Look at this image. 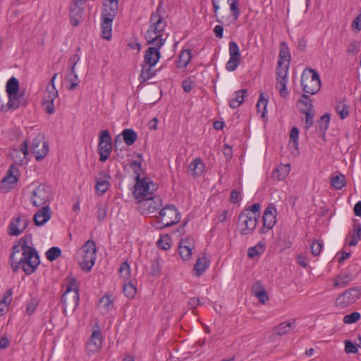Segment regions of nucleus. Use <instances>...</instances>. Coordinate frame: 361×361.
Listing matches in <instances>:
<instances>
[{
    "instance_id": "obj_45",
    "label": "nucleus",
    "mask_w": 361,
    "mask_h": 361,
    "mask_svg": "<svg viewBox=\"0 0 361 361\" xmlns=\"http://www.w3.org/2000/svg\"><path fill=\"white\" fill-rule=\"evenodd\" d=\"M109 183L108 180H99L97 181L95 190L99 195H104L109 188Z\"/></svg>"
},
{
    "instance_id": "obj_58",
    "label": "nucleus",
    "mask_w": 361,
    "mask_h": 361,
    "mask_svg": "<svg viewBox=\"0 0 361 361\" xmlns=\"http://www.w3.org/2000/svg\"><path fill=\"white\" fill-rule=\"evenodd\" d=\"M305 114V128L308 130L314 123V114L312 111H301Z\"/></svg>"
},
{
    "instance_id": "obj_35",
    "label": "nucleus",
    "mask_w": 361,
    "mask_h": 361,
    "mask_svg": "<svg viewBox=\"0 0 361 361\" xmlns=\"http://www.w3.org/2000/svg\"><path fill=\"white\" fill-rule=\"evenodd\" d=\"M66 80L70 82V85L67 87L68 90H73L78 87L79 79L78 75L75 72V70H69L66 75Z\"/></svg>"
},
{
    "instance_id": "obj_6",
    "label": "nucleus",
    "mask_w": 361,
    "mask_h": 361,
    "mask_svg": "<svg viewBox=\"0 0 361 361\" xmlns=\"http://www.w3.org/2000/svg\"><path fill=\"white\" fill-rule=\"evenodd\" d=\"M51 199V188L46 184H39L30 193V200L35 207L49 205Z\"/></svg>"
},
{
    "instance_id": "obj_51",
    "label": "nucleus",
    "mask_w": 361,
    "mask_h": 361,
    "mask_svg": "<svg viewBox=\"0 0 361 361\" xmlns=\"http://www.w3.org/2000/svg\"><path fill=\"white\" fill-rule=\"evenodd\" d=\"M260 204L257 202L253 204L251 207L245 209L243 212H247L249 213V215L252 216H255L257 219H259L260 216Z\"/></svg>"
},
{
    "instance_id": "obj_53",
    "label": "nucleus",
    "mask_w": 361,
    "mask_h": 361,
    "mask_svg": "<svg viewBox=\"0 0 361 361\" xmlns=\"http://www.w3.org/2000/svg\"><path fill=\"white\" fill-rule=\"evenodd\" d=\"M336 111L341 119L345 118L348 114V107L343 102H339L336 106Z\"/></svg>"
},
{
    "instance_id": "obj_42",
    "label": "nucleus",
    "mask_w": 361,
    "mask_h": 361,
    "mask_svg": "<svg viewBox=\"0 0 361 361\" xmlns=\"http://www.w3.org/2000/svg\"><path fill=\"white\" fill-rule=\"evenodd\" d=\"M11 295H4L0 300V317L6 314L8 311V306L11 302Z\"/></svg>"
},
{
    "instance_id": "obj_15",
    "label": "nucleus",
    "mask_w": 361,
    "mask_h": 361,
    "mask_svg": "<svg viewBox=\"0 0 361 361\" xmlns=\"http://www.w3.org/2000/svg\"><path fill=\"white\" fill-rule=\"evenodd\" d=\"M230 59L226 64V68L228 71H235L239 66L241 56L238 44L234 41L229 42Z\"/></svg>"
},
{
    "instance_id": "obj_41",
    "label": "nucleus",
    "mask_w": 361,
    "mask_h": 361,
    "mask_svg": "<svg viewBox=\"0 0 361 361\" xmlns=\"http://www.w3.org/2000/svg\"><path fill=\"white\" fill-rule=\"evenodd\" d=\"M268 104V100L263 97V93H260V98L258 100L256 108L257 112L262 113L261 116L262 118H264L266 113H267V106Z\"/></svg>"
},
{
    "instance_id": "obj_61",
    "label": "nucleus",
    "mask_w": 361,
    "mask_h": 361,
    "mask_svg": "<svg viewBox=\"0 0 361 361\" xmlns=\"http://www.w3.org/2000/svg\"><path fill=\"white\" fill-rule=\"evenodd\" d=\"M298 102L305 106V109H302V111H312L313 105L311 103V100L309 96L303 94Z\"/></svg>"
},
{
    "instance_id": "obj_43",
    "label": "nucleus",
    "mask_w": 361,
    "mask_h": 361,
    "mask_svg": "<svg viewBox=\"0 0 361 361\" xmlns=\"http://www.w3.org/2000/svg\"><path fill=\"white\" fill-rule=\"evenodd\" d=\"M329 121L330 115L328 113H325L323 116H322L318 121L319 130L324 134L326 133V130L329 128Z\"/></svg>"
},
{
    "instance_id": "obj_12",
    "label": "nucleus",
    "mask_w": 361,
    "mask_h": 361,
    "mask_svg": "<svg viewBox=\"0 0 361 361\" xmlns=\"http://www.w3.org/2000/svg\"><path fill=\"white\" fill-rule=\"evenodd\" d=\"M31 149L37 161L42 160L49 152V145L44 141V136L38 133L32 139Z\"/></svg>"
},
{
    "instance_id": "obj_22",
    "label": "nucleus",
    "mask_w": 361,
    "mask_h": 361,
    "mask_svg": "<svg viewBox=\"0 0 361 361\" xmlns=\"http://www.w3.org/2000/svg\"><path fill=\"white\" fill-rule=\"evenodd\" d=\"M295 319H293V322H282L279 324L276 327L273 329L272 333L275 335L283 336L289 334L290 331L295 327Z\"/></svg>"
},
{
    "instance_id": "obj_31",
    "label": "nucleus",
    "mask_w": 361,
    "mask_h": 361,
    "mask_svg": "<svg viewBox=\"0 0 361 361\" xmlns=\"http://www.w3.org/2000/svg\"><path fill=\"white\" fill-rule=\"evenodd\" d=\"M209 262L207 261L205 257L198 258L193 268L196 276H199L202 275L209 267Z\"/></svg>"
},
{
    "instance_id": "obj_8",
    "label": "nucleus",
    "mask_w": 361,
    "mask_h": 361,
    "mask_svg": "<svg viewBox=\"0 0 361 361\" xmlns=\"http://www.w3.org/2000/svg\"><path fill=\"white\" fill-rule=\"evenodd\" d=\"M112 150V139L107 130H102L99 135L98 152L99 161L105 162L110 157Z\"/></svg>"
},
{
    "instance_id": "obj_50",
    "label": "nucleus",
    "mask_w": 361,
    "mask_h": 361,
    "mask_svg": "<svg viewBox=\"0 0 361 361\" xmlns=\"http://www.w3.org/2000/svg\"><path fill=\"white\" fill-rule=\"evenodd\" d=\"M39 302V299L38 297H32L27 303L26 313L29 315L32 314L35 311V309L37 307Z\"/></svg>"
},
{
    "instance_id": "obj_29",
    "label": "nucleus",
    "mask_w": 361,
    "mask_h": 361,
    "mask_svg": "<svg viewBox=\"0 0 361 361\" xmlns=\"http://www.w3.org/2000/svg\"><path fill=\"white\" fill-rule=\"evenodd\" d=\"M290 54L287 44L285 42H281L278 62H281L283 64H286V63L290 64Z\"/></svg>"
},
{
    "instance_id": "obj_5",
    "label": "nucleus",
    "mask_w": 361,
    "mask_h": 361,
    "mask_svg": "<svg viewBox=\"0 0 361 361\" xmlns=\"http://www.w3.org/2000/svg\"><path fill=\"white\" fill-rule=\"evenodd\" d=\"M301 86L305 93L316 94L321 87L319 74L312 68L305 69L301 75Z\"/></svg>"
},
{
    "instance_id": "obj_30",
    "label": "nucleus",
    "mask_w": 361,
    "mask_h": 361,
    "mask_svg": "<svg viewBox=\"0 0 361 361\" xmlns=\"http://www.w3.org/2000/svg\"><path fill=\"white\" fill-rule=\"evenodd\" d=\"M63 286H66V290L63 293H69L71 292L78 293L80 290L79 283L76 279L72 277H68L66 279Z\"/></svg>"
},
{
    "instance_id": "obj_2",
    "label": "nucleus",
    "mask_w": 361,
    "mask_h": 361,
    "mask_svg": "<svg viewBox=\"0 0 361 361\" xmlns=\"http://www.w3.org/2000/svg\"><path fill=\"white\" fill-rule=\"evenodd\" d=\"M32 245V235L29 234L24 235L12 247L9 261L14 272L22 269L27 275H30L37 269L40 259Z\"/></svg>"
},
{
    "instance_id": "obj_25",
    "label": "nucleus",
    "mask_w": 361,
    "mask_h": 361,
    "mask_svg": "<svg viewBox=\"0 0 361 361\" xmlns=\"http://www.w3.org/2000/svg\"><path fill=\"white\" fill-rule=\"evenodd\" d=\"M204 166L200 158L195 159L189 165L188 170L193 176H200L204 171Z\"/></svg>"
},
{
    "instance_id": "obj_16",
    "label": "nucleus",
    "mask_w": 361,
    "mask_h": 361,
    "mask_svg": "<svg viewBox=\"0 0 361 361\" xmlns=\"http://www.w3.org/2000/svg\"><path fill=\"white\" fill-rule=\"evenodd\" d=\"M18 169L13 164L11 165L6 176L0 182V188L4 192L13 189L18 180Z\"/></svg>"
},
{
    "instance_id": "obj_11",
    "label": "nucleus",
    "mask_w": 361,
    "mask_h": 361,
    "mask_svg": "<svg viewBox=\"0 0 361 361\" xmlns=\"http://www.w3.org/2000/svg\"><path fill=\"white\" fill-rule=\"evenodd\" d=\"M93 328L94 330L86 343V351L89 355L99 352L102 348L103 342L99 325L95 324Z\"/></svg>"
},
{
    "instance_id": "obj_24",
    "label": "nucleus",
    "mask_w": 361,
    "mask_h": 361,
    "mask_svg": "<svg viewBox=\"0 0 361 361\" xmlns=\"http://www.w3.org/2000/svg\"><path fill=\"white\" fill-rule=\"evenodd\" d=\"M102 37L107 40L111 38L113 20L101 18Z\"/></svg>"
},
{
    "instance_id": "obj_27",
    "label": "nucleus",
    "mask_w": 361,
    "mask_h": 361,
    "mask_svg": "<svg viewBox=\"0 0 361 361\" xmlns=\"http://www.w3.org/2000/svg\"><path fill=\"white\" fill-rule=\"evenodd\" d=\"M192 59V54L190 49H185L181 51L180 54L178 56V60L177 62V67L178 68H185L188 63H190Z\"/></svg>"
},
{
    "instance_id": "obj_7",
    "label": "nucleus",
    "mask_w": 361,
    "mask_h": 361,
    "mask_svg": "<svg viewBox=\"0 0 361 361\" xmlns=\"http://www.w3.org/2000/svg\"><path fill=\"white\" fill-rule=\"evenodd\" d=\"M156 190V185L149 178L141 179L139 176H136L133 195L138 201L152 196Z\"/></svg>"
},
{
    "instance_id": "obj_23",
    "label": "nucleus",
    "mask_w": 361,
    "mask_h": 361,
    "mask_svg": "<svg viewBox=\"0 0 361 361\" xmlns=\"http://www.w3.org/2000/svg\"><path fill=\"white\" fill-rule=\"evenodd\" d=\"M247 90L246 89H241L235 92V97L229 99V106L232 109L238 108L243 102L244 97L246 95Z\"/></svg>"
},
{
    "instance_id": "obj_64",
    "label": "nucleus",
    "mask_w": 361,
    "mask_h": 361,
    "mask_svg": "<svg viewBox=\"0 0 361 361\" xmlns=\"http://www.w3.org/2000/svg\"><path fill=\"white\" fill-rule=\"evenodd\" d=\"M180 246H185L186 248H190V250H192L195 247V240L192 238H186L185 239H182L180 242Z\"/></svg>"
},
{
    "instance_id": "obj_36",
    "label": "nucleus",
    "mask_w": 361,
    "mask_h": 361,
    "mask_svg": "<svg viewBox=\"0 0 361 361\" xmlns=\"http://www.w3.org/2000/svg\"><path fill=\"white\" fill-rule=\"evenodd\" d=\"M230 6V11L232 16V21L235 22L240 16L239 1L238 0H228Z\"/></svg>"
},
{
    "instance_id": "obj_26",
    "label": "nucleus",
    "mask_w": 361,
    "mask_h": 361,
    "mask_svg": "<svg viewBox=\"0 0 361 361\" xmlns=\"http://www.w3.org/2000/svg\"><path fill=\"white\" fill-rule=\"evenodd\" d=\"M8 98L7 111L10 109L16 110L25 103L23 96L21 94L17 93L16 94L8 97Z\"/></svg>"
},
{
    "instance_id": "obj_56",
    "label": "nucleus",
    "mask_w": 361,
    "mask_h": 361,
    "mask_svg": "<svg viewBox=\"0 0 361 361\" xmlns=\"http://www.w3.org/2000/svg\"><path fill=\"white\" fill-rule=\"evenodd\" d=\"M323 243L319 240H314L311 244V252L314 256L320 255L322 249Z\"/></svg>"
},
{
    "instance_id": "obj_1",
    "label": "nucleus",
    "mask_w": 361,
    "mask_h": 361,
    "mask_svg": "<svg viewBox=\"0 0 361 361\" xmlns=\"http://www.w3.org/2000/svg\"><path fill=\"white\" fill-rule=\"evenodd\" d=\"M159 6L156 12L151 15L149 20V27L145 33V39L149 44L152 47H149L144 55L142 63L150 66H154L160 59L159 49L165 44L167 35L164 34L166 27V22L160 13Z\"/></svg>"
},
{
    "instance_id": "obj_19",
    "label": "nucleus",
    "mask_w": 361,
    "mask_h": 361,
    "mask_svg": "<svg viewBox=\"0 0 361 361\" xmlns=\"http://www.w3.org/2000/svg\"><path fill=\"white\" fill-rule=\"evenodd\" d=\"M290 170V164L280 165L271 173V178L277 181L283 180L289 174Z\"/></svg>"
},
{
    "instance_id": "obj_17",
    "label": "nucleus",
    "mask_w": 361,
    "mask_h": 361,
    "mask_svg": "<svg viewBox=\"0 0 361 361\" xmlns=\"http://www.w3.org/2000/svg\"><path fill=\"white\" fill-rule=\"evenodd\" d=\"M118 10V0H106L103 4L101 18L113 20Z\"/></svg>"
},
{
    "instance_id": "obj_32",
    "label": "nucleus",
    "mask_w": 361,
    "mask_h": 361,
    "mask_svg": "<svg viewBox=\"0 0 361 361\" xmlns=\"http://www.w3.org/2000/svg\"><path fill=\"white\" fill-rule=\"evenodd\" d=\"M122 135L125 143L128 146L134 144L137 138V133L131 128L124 129L122 132Z\"/></svg>"
},
{
    "instance_id": "obj_28",
    "label": "nucleus",
    "mask_w": 361,
    "mask_h": 361,
    "mask_svg": "<svg viewBox=\"0 0 361 361\" xmlns=\"http://www.w3.org/2000/svg\"><path fill=\"white\" fill-rule=\"evenodd\" d=\"M6 91L8 97H11V95H14L18 93L19 82L17 78L12 77L7 81L6 85Z\"/></svg>"
},
{
    "instance_id": "obj_57",
    "label": "nucleus",
    "mask_w": 361,
    "mask_h": 361,
    "mask_svg": "<svg viewBox=\"0 0 361 361\" xmlns=\"http://www.w3.org/2000/svg\"><path fill=\"white\" fill-rule=\"evenodd\" d=\"M97 219L99 221H101L106 218L108 208L106 204L99 203L97 204Z\"/></svg>"
},
{
    "instance_id": "obj_55",
    "label": "nucleus",
    "mask_w": 361,
    "mask_h": 361,
    "mask_svg": "<svg viewBox=\"0 0 361 361\" xmlns=\"http://www.w3.org/2000/svg\"><path fill=\"white\" fill-rule=\"evenodd\" d=\"M46 92L47 94L44 97L45 101L54 102V99L58 97V90H56L55 85L47 87Z\"/></svg>"
},
{
    "instance_id": "obj_21",
    "label": "nucleus",
    "mask_w": 361,
    "mask_h": 361,
    "mask_svg": "<svg viewBox=\"0 0 361 361\" xmlns=\"http://www.w3.org/2000/svg\"><path fill=\"white\" fill-rule=\"evenodd\" d=\"M357 299H359V295H338L335 304L342 308L353 304Z\"/></svg>"
},
{
    "instance_id": "obj_48",
    "label": "nucleus",
    "mask_w": 361,
    "mask_h": 361,
    "mask_svg": "<svg viewBox=\"0 0 361 361\" xmlns=\"http://www.w3.org/2000/svg\"><path fill=\"white\" fill-rule=\"evenodd\" d=\"M288 79H277L276 88L279 90L281 97H286L288 94V90L286 87Z\"/></svg>"
},
{
    "instance_id": "obj_49",
    "label": "nucleus",
    "mask_w": 361,
    "mask_h": 361,
    "mask_svg": "<svg viewBox=\"0 0 361 361\" xmlns=\"http://www.w3.org/2000/svg\"><path fill=\"white\" fill-rule=\"evenodd\" d=\"M171 238L169 235L161 236L157 241L158 247L164 250H169L171 246Z\"/></svg>"
},
{
    "instance_id": "obj_9",
    "label": "nucleus",
    "mask_w": 361,
    "mask_h": 361,
    "mask_svg": "<svg viewBox=\"0 0 361 361\" xmlns=\"http://www.w3.org/2000/svg\"><path fill=\"white\" fill-rule=\"evenodd\" d=\"M258 219L249 215L248 212H240L238 218L239 233L242 235H251L254 232Z\"/></svg>"
},
{
    "instance_id": "obj_10",
    "label": "nucleus",
    "mask_w": 361,
    "mask_h": 361,
    "mask_svg": "<svg viewBox=\"0 0 361 361\" xmlns=\"http://www.w3.org/2000/svg\"><path fill=\"white\" fill-rule=\"evenodd\" d=\"M277 210L274 204H270L265 209L262 216L263 226L259 233L265 234L273 228L276 223Z\"/></svg>"
},
{
    "instance_id": "obj_37",
    "label": "nucleus",
    "mask_w": 361,
    "mask_h": 361,
    "mask_svg": "<svg viewBox=\"0 0 361 361\" xmlns=\"http://www.w3.org/2000/svg\"><path fill=\"white\" fill-rule=\"evenodd\" d=\"M354 233L350 236V240L348 243L350 246H355L358 240L361 239V225L360 224H354L353 226Z\"/></svg>"
},
{
    "instance_id": "obj_39",
    "label": "nucleus",
    "mask_w": 361,
    "mask_h": 361,
    "mask_svg": "<svg viewBox=\"0 0 361 361\" xmlns=\"http://www.w3.org/2000/svg\"><path fill=\"white\" fill-rule=\"evenodd\" d=\"M289 65L290 64H288V63L283 64L281 62H278L276 72L277 75V79H287Z\"/></svg>"
},
{
    "instance_id": "obj_3",
    "label": "nucleus",
    "mask_w": 361,
    "mask_h": 361,
    "mask_svg": "<svg viewBox=\"0 0 361 361\" xmlns=\"http://www.w3.org/2000/svg\"><path fill=\"white\" fill-rule=\"evenodd\" d=\"M96 245L92 240H88L77 252V260L82 270L90 271L96 259Z\"/></svg>"
},
{
    "instance_id": "obj_60",
    "label": "nucleus",
    "mask_w": 361,
    "mask_h": 361,
    "mask_svg": "<svg viewBox=\"0 0 361 361\" xmlns=\"http://www.w3.org/2000/svg\"><path fill=\"white\" fill-rule=\"evenodd\" d=\"M139 160H134L130 164V167L133 169V171L136 173V176L140 177V172L141 171V164H142V155L138 154Z\"/></svg>"
},
{
    "instance_id": "obj_14",
    "label": "nucleus",
    "mask_w": 361,
    "mask_h": 361,
    "mask_svg": "<svg viewBox=\"0 0 361 361\" xmlns=\"http://www.w3.org/2000/svg\"><path fill=\"white\" fill-rule=\"evenodd\" d=\"M28 223L29 220L26 216H14L8 226L7 233L11 236H18L25 231Z\"/></svg>"
},
{
    "instance_id": "obj_18",
    "label": "nucleus",
    "mask_w": 361,
    "mask_h": 361,
    "mask_svg": "<svg viewBox=\"0 0 361 361\" xmlns=\"http://www.w3.org/2000/svg\"><path fill=\"white\" fill-rule=\"evenodd\" d=\"M51 214L52 212L49 205L42 207L33 216L35 224L37 226H43L51 219Z\"/></svg>"
},
{
    "instance_id": "obj_47",
    "label": "nucleus",
    "mask_w": 361,
    "mask_h": 361,
    "mask_svg": "<svg viewBox=\"0 0 361 361\" xmlns=\"http://www.w3.org/2000/svg\"><path fill=\"white\" fill-rule=\"evenodd\" d=\"M222 0H212V4L214 8V18L216 19V21L220 23H224L223 19L224 18V16L219 17V10L221 8V6L222 4Z\"/></svg>"
},
{
    "instance_id": "obj_20",
    "label": "nucleus",
    "mask_w": 361,
    "mask_h": 361,
    "mask_svg": "<svg viewBox=\"0 0 361 361\" xmlns=\"http://www.w3.org/2000/svg\"><path fill=\"white\" fill-rule=\"evenodd\" d=\"M80 295H61V302L63 304L64 309L75 310L80 301Z\"/></svg>"
},
{
    "instance_id": "obj_62",
    "label": "nucleus",
    "mask_w": 361,
    "mask_h": 361,
    "mask_svg": "<svg viewBox=\"0 0 361 361\" xmlns=\"http://www.w3.org/2000/svg\"><path fill=\"white\" fill-rule=\"evenodd\" d=\"M179 254L183 260H188L192 255V250L186 248L185 246L179 245Z\"/></svg>"
},
{
    "instance_id": "obj_59",
    "label": "nucleus",
    "mask_w": 361,
    "mask_h": 361,
    "mask_svg": "<svg viewBox=\"0 0 361 361\" xmlns=\"http://www.w3.org/2000/svg\"><path fill=\"white\" fill-rule=\"evenodd\" d=\"M360 314L359 312H355L345 315L343 321L345 324H353L360 320Z\"/></svg>"
},
{
    "instance_id": "obj_44",
    "label": "nucleus",
    "mask_w": 361,
    "mask_h": 361,
    "mask_svg": "<svg viewBox=\"0 0 361 361\" xmlns=\"http://www.w3.org/2000/svg\"><path fill=\"white\" fill-rule=\"evenodd\" d=\"M86 0H73V5L70 8V13H71L72 16L74 13L76 12V15L82 16L83 13V8L80 7Z\"/></svg>"
},
{
    "instance_id": "obj_52",
    "label": "nucleus",
    "mask_w": 361,
    "mask_h": 361,
    "mask_svg": "<svg viewBox=\"0 0 361 361\" xmlns=\"http://www.w3.org/2000/svg\"><path fill=\"white\" fill-rule=\"evenodd\" d=\"M299 130L297 127H293L290 132V142H292L293 147L298 150Z\"/></svg>"
},
{
    "instance_id": "obj_63",
    "label": "nucleus",
    "mask_w": 361,
    "mask_h": 361,
    "mask_svg": "<svg viewBox=\"0 0 361 361\" xmlns=\"http://www.w3.org/2000/svg\"><path fill=\"white\" fill-rule=\"evenodd\" d=\"M345 350L347 353H356L357 352V347L353 344L350 341H345Z\"/></svg>"
},
{
    "instance_id": "obj_4",
    "label": "nucleus",
    "mask_w": 361,
    "mask_h": 361,
    "mask_svg": "<svg viewBox=\"0 0 361 361\" xmlns=\"http://www.w3.org/2000/svg\"><path fill=\"white\" fill-rule=\"evenodd\" d=\"M154 215L155 217L159 218L160 221L155 225L157 228L161 229L165 227L171 226L177 224L180 219V215L175 205L167 204L164 207Z\"/></svg>"
},
{
    "instance_id": "obj_13",
    "label": "nucleus",
    "mask_w": 361,
    "mask_h": 361,
    "mask_svg": "<svg viewBox=\"0 0 361 361\" xmlns=\"http://www.w3.org/2000/svg\"><path fill=\"white\" fill-rule=\"evenodd\" d=\"M139 205L143 214L157 213L162 205V200L159 196L154 195L139 200Z\"/></svg>"
},
{
    "instance_id": "obj_46",
    "label": "nucleus",
    "mask_w": 361,
    "mask_h": 361,
    "mask_svg": "<svg viewBox=\"0 0 361 361\" xmlns=\"http://www.w3.org/2000/svg\"><path fill=\"white\" fill-rule=\"evenodd\" d=\"M61 255V250L58 247H52L46 252V257L51 262L56 260Z\"/></svg>"
},
{
    "instance_id": "obj_54",
    "label": "nucleus",
    "mask_w": 361,
    "mask_h": 361,
    "mask_svg": "<svg viewBox=\"0 0 361 361\" xmlns=\"http://www.w3.org/2000/svg\"><path fill=\"white\" fill-rule=\"evenodd\" d=\"M351 280L350 275H341L338 276L334 281V286L336 287H345L347 283Z\"/></svg>"
},
{
    "instance_id": "obj_33",
    "label": "nucleus",
    "mask_w": 361,
    "mask_h": 361,
    "mask_svg": "<svg viewBox=\"0 0 361 361\" xmlns=\"http://www.w3.org/2000/svg\"><path fill=\"white\" fill-rule=\"evenodd\" d=\"M141 66L142 71L139 76V80L140 82H143L152 78L154 75V73L152 71V69L153 66L146 65L144 63L141 64Z\"/></svg>"
},
{
    "instance_id": "obj_34",
    "label": "nucleus",
    "mask_w": 361,
    "mask_h": 361,
    "mask_svg": "<svg viewBox=\"0 0 361 361\" xmlns=\"http://www.w3.org/2000/svg\"><path fill=\"white\" fill-rule=\"evenodd\" d=\"M330 182H331V187H333L334 189H336V190L341 189L346 184L345 177L344 175H343L341 173L336 175L335 176H333L331 178Z\"/></svg>"
},
{
    "instance_id": "obj_40",
    "label": "nucleus",
    "mask_w": 361,
    "mask_h": 361,
    "mask_svg": "<svg viewBox=\"0 0 361 361\" xmlns=\"http://www.w3.org/2000/svg\"><path fill=\"white\" fill-rule=\"evenodd\" d=\"M113 295H104L99 302V307L104 308L106 311L110 310L113 307V301L114 300L112 298Z\"/></svg>"
},
{
    "instance_id": "obj_38",
    "label": "nucleus",
    "mask_w": 361,
    "mask_h": 361,
    "mask_svg": "<svg viewBox=\"0 0 361 361\" xmlns=\"http://www.w3.org/2000/svg\"><path fill=\"white\" fill-rule=\"evenodd\" d=\"M264 245L262 243H259L256 245L248 249L247 256L250 258L258 257L264 252Z\"/></svg>"
}]
</instances>
